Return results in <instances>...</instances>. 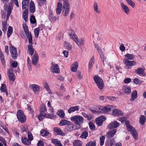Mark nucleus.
<instances>
[{
    "instance_id": "nucleus-35",
    "label": "nucleus",
    "mask_w": 146,
    "mask_h": 146,
    "mask_svg": "<svg viewBox=\"0 0 146 146\" xmlns=\"http://www.w3.org/2000/svg\"><path fill=\"white\" fill-rule=\"evenodd\" d=\"M40 135L43 137L48 136L49 134V132L44 129H42L40 131Z\"/></svg>"
},
{
    "instance_id": "nucleus-18",
    "label": "nucleus",
    "mask_w": 146,
    "mask_h": 146,
    "mask_svg": "<svg viewBox=\"0 0 146 146\" xmlns=\"http://www.w3.org/2000/svg\"><path fill=\"white\" fill-rule=\"evenodd\" d=\"M51 141L52 143L56 146H63L60 141L57 139H52Z\"/></svg>"
},
{
    "instance_id": "nucleus-13",
    "label": "nucleus",
    "mask_w": 146,
    "mask_h": 146,
    "mask_svg": "<svg viewBox=\"0 0 146 146\" xmlns=\"http://www.w3.org/2000/svg\"><path fill=\"white\" fill-rule=\"evenodd\" d=\"M122 10L126 14H128L130 12V9L124 3H120Z\"/></svg>"
},
{
    "instance_id": "nucleus-55",
    "label": "nucleus",
    "mask_w": 146,
    "mask_h": 146,
    "mask_svg": "<svg viewBox=\"0 0 146 146\" xmlns=\"http://www.w3.org/2000/svg\"><path fill=\"white\" fill-rule=\"evenodd\" d=\"M105 139V137L104 136H102L100 137V145L101 146H102L104 145V142Z\"/></svg>"
},
{
    "instance_id": "nucleus-51",
    "label": "nucleus",
    "mask_w": 146,
    "mask_h": 146,
    "mask_svg": "<svg viewBox=\"0 0 146 146\" xmlns=\"http://www.w3.org/2000/svg\"><path fill=\"white\" fill-rule=\"evenodd\" d=\"M127 3L132 7H134L135 6V4L131 0H125Z\"/></svg>"
},
{
    "instance_id": "nucleus-33",
    "label": "nucleus",
    "mask_w": 146,
    "mask_h": 146,
    "mask_svg": "<svg viewBox=\"0 0 146 146\" xmlns=\"http://www.w3.org/2000/svg\"><path fill=\"white\" fill-rule=\"evenodd\" d=\"M54 131L56 132L57 135L64 136L65 134L63 133L60 128H54Z\"/></svg>"
},
{
    "instance_id": "nucleus-42",
    "label": "nucleus",
    "mask_w": 146,
    "mask_h": 146,
    "mask_svg": "<svg viewBox=\"0 0 146 146\" xmlns=\"http://www.w3.org/2000/svg\"><path fill=\"white\" fill-rule=\"evenodd\" d=\"M93 8L94 11L97 13L100 14V13L101 11L98 9V5L96 3H94L93 5Z\"/></svg>"
},
{
    "instance_id": "nucleus-31",
    "label": "nucleus",
    "mask_w": 146,
    "mask_h": 146,
    "mask_svg": "<svg viewBox=\"0 0 146 146\" xmlns=\"http://www.w3.org/2000/svg\"><path fill=\"white\" fill-rule=\"evenodd\" d=\"M71 122L66 120H63L61 121L59 123V125L61 126L63 125H69L71 124Z\"/></svg>"
},
{
    "instance_id": "nucleus-50",
    "label": "nucleus",
    "mask_w": 146,
    "mask_h": 146,
    "mask_svg": "<svg viewBox=\"0 0 146 146\" xmlns=\"http://www.w3.org/2000/svg\"><path fill=\"white\" fill-rule=\"evenodd\" d=\"M98 113H105L104 107L100 106L98 107Z\"/></svg>"
},
{
    "instance_id": "nucleus-22",
    "label": "nucleus",
    "mask_w": 146,
    "mask_h": 146,
    "mask_svg": "<svg viewBox=\"0 0 146 146\" xmlns=\"http://www.w3.org/2000/svg\"><path fill=\"white\" fill-rule=\"evenodd\" d=\"M38 55L36 53H35L34 54L32 60V63L33 64L36 65L38 61Z\"/></svg>"
},
{
    "instance_id": "nucleus-10",
    "label": "nucleus",
    "mask_w": 146,
    "mask_h": 146,
    "mask_svg": "<svg viewBox=\"0 0 146 146\" xmlns=\"http://www.w3.org/2000/svg\"><path fill=\"white\" fill-rule=\"evenodd\" d=\"M127 130L130 132L134 139L136 140L138 138V134L135 128H127Z\"/></svg>"
},
{
    "instance_id": "nucleus-29",
    "label": "nucleus",
    "mask_w": 146,
    "mask_h": 146,
    "mask_svg": "<svg viewBox=\"0 0 146 146\" xmlns=\"http://www.w3.org/2000/svg\"><path fill=\"white\" fill-rule=\"evenodd\" d=\"M28 51L29 54L32 56L34 52V49L33 48L32 44H29L28 45Z\"/></svg>"
},
{
    "instance_id": "nucleus-32",
    "label": "nucleus",
    "mask_w": 146,
    "mask_h": 146,
    "mask_svg": "<svg viewBox=\"0 0 146 146\" xmlns=\"http://www.w3.org/2000/svg\"><path fill=\"white\" fill-rule=\"evenodd\" d=\"M94 58L92 57L90 60L88 64L89 70L90 72L91 71V68L93 66V64H94Z\"/></svg>"
},
{
    "instance_id": "nucleus-12",
    "label": "nucleus",
    "mask_w": 146,
    "mask_h": 146,
    "mask_svg": "<svg viewBox=\"0 0 146 146\" xmlns=\"http://www.w3.org/2000/svg\"><path fill=\"white\" fill-rule=\"evenodd\" d=\"M115 143V140L113 139H108L105 143V146H113Z\"/></svg>"
},
{
    "instance_id": "nucleus-9",
    "label": "nucleus",
    "mask_w": 146,
    "mask_h": 146,
    "mask_svg": "<svg viewBox=\"0 0 146 146\" xmlns=\"http://www.w3.org/2000/svg\"><path fill=\"white\" fill-rule=\"evenodd\" d=\"M7 74L10 80L14 82L15 78V74L12 68H10L8 70Z\"/></svg>"
},
{
    "instance_id": "nucleus-2",
    "label": "nucleus",
    "mask_w": 146,
    "mask_h": 146,
    "mask_svg": "<svg viewBox=\"0 0 146 146\" xmlns=\"http://www.w3.org/2000/svg\"><path fill=\"white\" fill-rule=\"evenodd\" d=\"M60 2L62 1H63L62 6V14L64 16L66 17L68 15L69 11L70 5L68 2V0H58Z\"/></svg>"
},
{
    "instance_id": "nucleus-57",
    "label": "nucleus",
    "mask_w": 146,
    "mask_h": 146,
    "mask_svg": "<svg viewBox=\"0 0 146 146\" xmlns=\"http://www.w3.org/2000/svg\"><path fill=\"white\" fill-rule=\"evenodd\" d=\"M88 133L87 131H84L81 134L80 137L84 139H86L87 137L88 136Z\"/></svg>"
},
{
    "instance_id": "nucleus-25",
    "label": "nucleus",
    "mask_w": 146,
    "mask_h": 146,
    "mask_svg": "<svg viewBox=\"0 0 146 146\" xmlns=\"http://www.w3.org/2000/svg\"><path fill=\"white\" fill-rule=\"evenodd\" d=\"M131 98L130 100L131 102L133 101L137 97V93L136 90H134L131 94Z\"/></svg>"
},
{
    "instance_id": "nucleus-40",
    "label": "nucleus",
    "mask_w": 146,
    "mask_h": 146,
    "mask_svg": "<svg viewBox=\"0 0 146 146\" xmlns=\"http://www.w3.org/2000/svg\"><path fill=\"white\" fill-rule=\"evenodd\" d=\"M76 43L77 44V45L78 46H80V45H83L85 43V40L84 38H82L80 40V41H79V40L78 39L77 40H76Z\"/></svg>"
},
{
    "instance_id": "nucleus-54",
    "label": "nucleus",
    "mask_w": 146,
    "mask_h": 146,
    "mask_svg": "<svg viewBox=\"0 0 146 146\" xmlns=\"http://www.w3.org/2000/svg\"><path fill=\"white\" fill-rule=\"evenodd\" d=\"M65 46L66 49L68 50H71L72 48V46L69 43L66 42L65 44Z\"/></svg>"
},
{
    "instance_id": "nucleus-19",
    "label": "nucleus",
    "mask_w": 146,
    "mask_h": 146,
    "mask_svg": "<svg viewBox=\"0 0 146 146\" xmlns=\"http://www.w3.org/2000/svg\"><path fill=\"white\" fill-rule=\"evenodd\" d=\"M116 131L117 129H114L111 131H109L106 135L107 138L110 139L115 134Z\"/></svg>"
},
{
    "instance_id": "nucleus-60",
    "label": "nucleus",
    "mask_w": 146,
    "mask_h": 146,
    "mask_svg": "<svg viewBox=\"0 0 146 146\" xmlns=\"http://www.w3.org/2000/svg\"><path fill=\"white\" fill-rule=\"evenodd\" d=\"M0 90L2 92H3L5 91V90H7V88L5 84H2L0 88Z\"/></svg>"
},
{
    "instance_id": "nucleus-4",
    "label": "nucleus",
    "mask_w": 146,
    "mask_h": 146,
    "mask_svg": "<svg viewBox=\"0 0 146 146\" xmlns=\"http://www.w3.org/2000/svg\"><path fill=\"white\" fill-rule=\"evenodd\" d=\"M17 116L19 121L21 123H25L26 121V117L22 110H18L17 112Z\"/></svg>"
},
{
    "instance_id": "nucleus-52",
    "label": "nucleus",
    "mask_w": 146,
    "mask_h": 146,
    "mask_svg": "<svg viewBox=\"0 0 146 146\" xmlns=\"http://www.w3.org/2000/svg\"><path fill=\"white\" fill-rule=\"evenodd\" d=\"M39 30L40 28L38 27L35 29L34 30L35 36V37L37 38L38 37L39 33Z\"/></svg>"
},
{
    "instance_id": "nucleus-1",
    "label": "nucleus",
    "mask_w": 146,
    "mask_h": 146,
    "mask_svg": "<svg viewBox=\"0 0 146 146\" xmlns=\"http://www.w3.org/2000/svg\"><path fill=\"white\" fill-rule=\"evenodd\" d=\"M71 121L79 127H81L84 122V119L81 116L75 115L70 118Z\"/></svg>"
},
{
    "instance_id": "nucleus-45",
    "label": "nucleus",
    "mask_w": 146,
    "mask_h": 146,
    "mask_svg": "<svg viewBox=\"0 0 146 146\" xmlns=\"http://www.w3.org/2000/svg\"><path fill=\"white\" fill-rule=\"evenodd\" d=\"M27 35L28 39L29 44H33V38L31 33H29V34H27Z\"/></svg>"
},
{
    "instance_id": "nucleus-17",
    "label": "nucleus",
    "mask_w": 146,
    "mask_h": 146,
    "mask_svg": "<svg viewBox=\"0 0 146 146\" xmlns=\"http://www.w3.org/2000/svg\"><path fill=\"white\" fill-rule=\"evenodd\" d=\"M30 87L33 89L35 93L37 94L40 91L39 86L36 84H33L30 85Z\"/></svg>"
},
{
    "instance_id": "nucleus-61",
    "label": "nucleus",
    "mask_w": 146,
    "mask_h": 146,
    "mask_svg": "<svg viewBox=\"0 0 146 146\" xmlns=\"http://www.w3.org/2000/svg\"><path fill=\"white\" fill-rule=\"evenodd\" d=\"M44 114H43L42 113H40V114L38 115L37 116V118L40 121L42 120L43 118L44 117Z\"/></svg>"
},
{
    "instance_id": "nucleus-24",
    "label": "nucleus",
    "mask_w": 146,
    "mask_h": 146,
    "mask_svg": "<svg viewBox=\"0 0 146 146\" xmlns=\"http://www.w3.org/2000/svg\"><path fill=\"white\" fill-rule=\"evenodd\" d=\"M30 0H23L22 3V9H25L28 7Z\"/></svg>"
},
{
    "instance_id": "nucleus-41",
    "label": "nucleus",
    "mask_w": 146,
    "mask_h": 146,
    "mask_svg": "<svg viewBox=\"0 0 146 146\" xmlns=\"http://www.w3.org/2000/svg\"><path fill=\"white\" fill-rule=\"evenodd\" d=\"M2 30L5 33L7 31V23L5 21H2Z\"/></svg>"
},
{
    "instance_id": "nucleus-14",
    "label": "nucleus",
    "mask_w": 146,
    "mask_h": 146,
    "mask_svg": "<svg viewBox=\"0 0 146 146\" xmlns=\"http://www.w3.org/2000/svg\"><path fill=\"white\" fill-rule=\"evenodd\" d=\"M51 71L54 73H58L60 72V69L58 66L57 64L52 65L50 68Z\"/></svg>"
},
{
    "instance_id": "nucleus-47",
    "label": "nucleus",
    "mask_w": 146,
    "mask_h": 146,
    "mask_svg": "<svg viewBox=\"0 0 146 146\" xmlns=\"http://www.w3.org/2000/svg\"><path fill=\"white\" fill-rule=\"evenodd\" d=\"M0 57L2 64H4L5 63L4 56L3 53L1 50H0Z\"/></svg>"
},
{
    "instance_id": "nucleus-5",
    "label": "nucleus",
    "mask_w": 146,
    "mask_h": 146,
    "mask_svg": "<svg viewBox=\"0 0 146 146\" xmlns=\"http://www.w3.org/2000/svg\"><path fill=\"white\" fill-rule=\"evenodd\" d=\"M9 49L12 58L14 59H16L18 57V54L16 48L11 45Z\"/></svg>"
},
{
    "instance_id": "nucleus-62",
    "label": "nucleus",
    "mask_w": 146,
    "mask_h": 146,
    "mask_svg": "<svg viewBox=\"0 0 146 146\" xmlns=\"http://www.w3.org/2000/svg\"><path fill=\"white\" fill-rule=\"evenodd\" d=\"M37 146H44V143L42 140L39 141L37 143Z\"/></svg>"
},
{
    "instance_id": "nucleus-59",
    "label": "nucleus",
    "mask_w": 146,
    "mask_h": 146,
    "mask_svg": "<svg viewBox=\"0 0 146 146\" xmlns=\"http://www.w3.org/2000/svg\"><path fill=\"white\" fill-rule=\"evenodd\" d=\"M28 137L29 140L31 141L33 139V137L30 131H29L28 132Z\"/></svg>"
},
{
    "instance_id": "nucleus-3",
    "label": "nucleus",
    "mask_w": 146,
    "mask_h": 146,
    "mask_svg": "<svg viewBox=\"0 0 146 146\" xmlns=\"http://www.w3.org/2000/svg\"><path fill=\"white\" fill-rule=\"evenodd\" d=\"M93 79L95 82L98 88L100 90L102 89L104 87V83L102 79L98 75L94 76Z\"/></svg>"
},
{
    "instance_id": "nucleus-49",
    "label": "nucleus",
    "mask_w": 146,
    "mask_h": 146,
    "mask_svg": "<svg viewBox=\"0 0 146 146\" xmlns=\"http://www.w3.org/2000/svg\"><path fill=\"white\" fill-rule=\"evenodd\" d=\"M125 56L127 58L125 59H127V60H133L134 59L133 55L132 54H127L125 55Z\"/></svg>"
},
{
    "instance_id": "nucleus-6",
    "label": "nucleus",
    "mask_w": 146,
    "mask_h": 146,
    "mask_svg": "<svg viewBox=\"0 0 146 146\" xmlns=\"http://www.w3.org/2000/svg\"><path fill=\"white\" fill-rule=\"evenodd\" d=\"M5 10L7 11V21L8 20L11 13L13 9V6L12 5L10 4L9 5H6L4 6Z\"/></svg>"
},
{
    "instance_id": "nucleus-23",
    "label": "nucleus",
    "mask_w": 146,
    "mask_h": 146,
    "mask_svg": "<svg viewBox=\"0 0 146 146\" xmlns=\"http://www.w3.org/2000/svg\"><path fill=\"white\" fill-rule=\"evenodd\" d=\"M35 10V7L34 2L31 1L30 4L29 11L31 13H34Z\"/></svg>"
},
{
    "instance_id": "nucleus-27",
    "label": "nucleus",
    "mask_w": 146,
    "mask_h": 146,
    "mask_svg": "<svg viewBox=\"0 0 146 146\" xmlns=\"http://www.w3.org/2000/svg\"><path fill=\"white\" fill-rule=\"evenodd\" d=\"M79 109V108L78 106H72L70 107L68 110V112L69 113H70L72 112H74L76 111H78Z\"/></svg>"
},
{
    "instance_id": "nucleus-26",
    "label": "nucleus",
    "mask_w": 146,
    "mask_h": 146,
    "mask_svg": "<svg viewBox=\"0 0 146 146\" xmlns=\"http://www.w3.org/2000/svg\"><path fill=\"white\" fill-rule=\"evenodd\" d=\"M28 10L27 9H25V10L23 12V17L25 22H26L28 20Z\"/></svg>"
},
{
    "instance_id": "nucleus-37",
    "label": "nucleus",
    "mask_w": 146,
    "mask_h": 146,
    "mask_svg": "<svg viewBox=\"0 0 146 146\" xmlns=\"http://www.w3.org/2000/svg\"><path fill=\"white\" fill-rule=\"evenodd\" d=\"M82 141L78 140H75L73 143L74 146H82Z\"/></svg>"
},
{
    "instance_id": "nucleus-34",
    "label": "nucleus",
    "mask_w": 146,
    "mask_h": 146,
    "mask_svg": "<svg viewBox=\"0 0 146 146\" xmlns=\"http://www.w3.org/2000/svg\"><path fill=\"white\" fill-rule=\"evenodd\" d=\"M44 116L46 118L54 119L56 118V116L54 115L53 114L44 113Z\"/></svg>"
},
{
    "instance_id": "nucleus-53",
    "label": "nucleus",
    "mask_w": 146,
    "mask_h": 146,
    "mask_svg": "<svg viewBox=\"0 0 146 146\" xmlns=\"http://www.w3.org/2000/svg\"><path fill=\"white\" fill-rule=\"evenodd\" d=\"M112 106L111 105H107L104 107V110L105 111V113L110 111L111 110Z\"/></svg>"
},
{
    "instance_id": "nucleus-64",
    "label": "nucleus",
    "mask_w": 146,
    "mask_h": 146,
    "mask_svg": "<svg viewBox=\"0 0 146 146\" xmlns=\"http://www.w3.org/2000/svg\"><path fill=\"white\" fill-rule=\"evenodd\" d=\"M46 1V0H39L38 2V5L40 6L42 5L43 4L45 3Z\"/></svg>"
},
{
    "instance_id": "nucleus-11",
    "label": "nucleus",
    "mask_w": 146,
    "mask_h": 146,
    "mask_svg": "<svg viewBox=\"0 0 146 146\" xmlns=\"http://www.w3.org/2000/svg\"><path fill=\"white\" fill-rule=\"evenodd\" d=\"M135 73L142 76L145 77L146 76V73L144 70L142 68H139L135 70Z\"/></svg>"
},
{
    "instance_id": "nucleus-36",
    "label": "nucleus",
    "mask_w": 146,
    "mask_h": 146,
    "mask_svg": "<svg viewBox=\"0 0 146 146\" xmlns=\"http://www.w3.org/2000/svg\"><path fill=\"white\" fill-rule=\"evenodd\" d=\"M146 117L143 115H141L139 118V122L142 125H144L146 121Z\"/></svg>"
},
{
    "instance_id": "nucleus-28",
    "label": "nucleus",
    "mask_w": 146,
    "mask_h": 146,
    "mask_svg": "<svg viewBox=\"0 0 146 146\" xmlns=\"http://www.w3.org/2000/svg\"><path fill=\"white\" fill-rule=\"evenodd\" d=\"M78 64L77 62H74L71 66V70L73 72H75L78 66Z\"/></svg>"
},
{
    "instance_id": "nucleus-56",
    "label": "nucleus",
    "mask_w": 146,
    "mask_h": 146,
    "mask_svg": "<svg viewBox=\"0 0 146 146\" xmlns=\"http://www.w3.org/2000/svg\"><path fill=\"white\" fill-rule=\"evenodd\" d=\"M96 143L95 141H90L88 142L86 145V146H96Z\"/></svg>"
},
{
    "instance_id": "nucleus-30",
    "label": "nucleus",
    "mask_w": 146,
    "mask_h": 146,
    "mask_svg": "<svg viewBox=\"0 0 146 146\" xmlns=\"http://www.w3.org/2000/svg\"><path fill=\"white\" fill-rule=\"evenodd\" d=\"M122 90L123 92L126 94H129L131 92V88L129 86H124Z\"/></svg>"
},
{
    "instance_id": "nucleus-48",
    "label": "nucleus",
    "mask_w": 146,
    "mask_h": 146,
    "mask_svg": "<svg viewBox=\"0 0 146 146\" xmlns=\"http://www.w3.org/2000/svg\"><path fill=\"white\" fill-rule=\"evenodd\" d=\"M47 109L45 106L44 104H42L40 107V111L41 113H44L46 111Z\"/></svg>"
},
{
    "instance_id": "nucleus-8",
    "label": "nucleus",
    "mask_w": 146,
    "mask_h": 146,
    "mask_svg": "<svg viewBox=\"0 0 146 146\" xmlns=\"http://www.w3.org/2000/svg\"><path fill=\"white\" fill-rule=\"evenodd\" d=\"M123 63L125 65L127 69H130L131 66L135 65L136 63L134 61H129L127 59H124L123 61Z\"/></svg>"
},
{
    "instance_id": "nucleus-39",
    "label": "nucleus",
    "mask_w": 146,
    "mask_h": 146,
    "mask_svg": "<svg viewBox=\"0 0 146 146\" xmlns=\"http://www.w3.org/2000/svg\"><path fill=\"white\" fill-rule=\"evenodd\" d=\"M81 114L84 117L87 118L88 120H90L93 118V116L92 115H88L86 113L84 112H82Z\"/></svg>"
},
{
    "instance_id": "nucleus-58",
    "label": "nucleus",
    "mask_w": 146,
    "mask_h": 146,
    "mask_svg": "<svg viewBox=\"0 0 146 146\" xmlns=\"http://www.w3.org/2000/svg\"><path fill=\"white\" fill-rule=\"evenodd\" d=\"M30 21L31 23L34 24L36 23V21L35 17L33 15L31 16Z\"/></svg>"
},
{
    "instance_id": "nucleus-7",
    "label": "nucleus",
    "mask_w": 146,
    "mask_h": 146,
    "mask_svg": "<svg viewBox=\"0 0 146 146\" xmlns=\"http://www.w3.org/2000/svg\"><path fill=\"white\" fill-rule=\"evenodd\" d=\"M106 117L104 116H100L96 119V123L98 126H100L103 125V123Z\"/></svg>"
},
{
    "instance_id": "nucleus-46",
    "label": "nucleus",
    "mask_w": 146,
    "mask_h": 146,
    "mask_svg": "<svg viewBox=\"0 0 146 146\" xmlns=\"http://www.w3.org/2000/svg\"><path fill=\"white\" fill-rule=\"evenodd\" d=\"M23 26L26 35H27V34H29V33H31V32H29L28 27L26 24H23Z\"/></svg>"
},
{
    "instance_id": "nucleus-63",
    "label": "nucleus",
    "mask_w": 146,
    "mask_h": 146,
    "mask_svg": "<svg viewBox=\"0 0 146 146\" xmlns=\"http://www.w3.org/2000/svg\"><path fill=\"white\" fill-rule=\"evenodd\" d=\"M133 82L134 83L136 84H141V81H140L137 78H135L134 79Z\"/></svg>"
},
{
    "instance_id": "nucleus-38",
    "label": "nucleus",
    "mask_w": 146,
    "mask_h": 146,
    "mask_svg": "<svg viewBox=\"0 0 146 146\" xmlns=\"http://www.w3.org/2000/svg\"><path fill=\"white\" fill-rule=\"evenodd\" d=\"M57 114V115L61 118H63L65 115L64 111L62 110H59Z\"/></svg>"
},
{
    "instance_id": "nucleus-20",
    "label": "nucleus",
    "mask_w": 146,
    "mask_h": 146,
    "mask_svg": "<svg viewBox=\"0 0 146 146\" xmlns=\"http://www.w3.org/2000/svg\"><path fill=\"white\" fill-rule=\"evenodd\" d=\"M69 35L70 36V38L76 42V41L77 40L78 38L77 35L75 34L74 32L71 30L69 33Z\"/></svg>"
},
{
    "instance_id": "nucleus-21",
    "label": "nucleus",
    "mask_w": 146,
    "mask_h": 146,
    "mask_svg": "<svg viewBox=\"0 0 146 146\" xmlns=\"http://www.w3.org/2000/svg\"><path fill=\"white\" fill-rule=\"evenodd\" d=\"M21 141L22 143L25 145H29L31 144V141L25 137H21Z\"/></svg>"
},
{
    "instance_id": "nucleus-15",
    "label": "nucleus",
    "mask_w": 146,
    "mask_h": 146,
    "mask_svg": "<svg viewBox=\"0 0 146 146\" xmlns=\"http://www.w3.org/2000/svg\"><path fill=\"white\" fill-rule=\"evenodd\" d=\"M119 123L117 121L111 122L108 126V128H117L119 126Z\"/></svg>"
},
{
    "instance_id": "nucleus-43",
    "label": "nucleus",
    "mask_w": 146,
    "mask_h": 146,
    "mask_svg": "<svg viewBox=\"0 0 146 146\" xmlns=\"http://www.w3.org/2000/svg\"><path fill=\"white\" fill-rule=\"evenodd\" d=\"M44 86L46 90L49 93H50L51 92V90L49 88L47 82H44Z\"/></svg>"
},
{
    "instance_id": "nucleus-16",
    "label": "nucleus",
    "mask_w": 146,
    "mask_h": 146,
    "mask_svg": "<svg viewBox=\"0 0 146 146\" xmlns=\"http://www.w3.org/2000/svg\"><path fill=\"white\" fill-rule=\"evenodd\" d=\"M112 113V114L115 116H121L123 114L122 111L116 109L113 110Z\"/></svg>"
},
{
    "instance_id": "nucleus-44",
    "label": "nucleus",
    "mask_w": 146,
    "mask_h": 146,
    "mask_svg": "<svg viewBox=\"0 0 146 146\" xmlns=\"http://www.w3.org/2000/svg\"><path fill=\"white\" fill-rule=\"evenodd\" d=\"M13 31L12 27L9 26V27L7 32V36L9 38L10 36L12 34Z\"/></svg>"
}]
</instances>
